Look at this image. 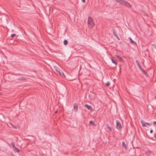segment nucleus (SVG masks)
<instances>
[{
  "instance_id": "7c9ffc66",
  "label": "nucleus",
  "mask_w": 156,
  "mask_h": 156,
  "mask_svg": "<svg viewBox=\"0 0 156 156\" xmlns=\"http://www.w3.org/2000/svg\"><path fill=\"white\" fill-rule=\"evenodd\" d=\"M82 1L83 3H84L85 2V0H82Z\"/></svg>"
},
{
  "instance_id": "c85d7f7f",
  "label": "nucleus",
  "mask_w": 156,
  "mask_h": 156,
  "mask_svg": "<svg viewBox=\"0 0 156 156\" xmlns=\"http://www.w3.org/2000/svg\"><path fill=\"white\" fill-rule=\"evenodd\" d=\"M153 130L152 129H151L150 131V133H153Z\"/></svg>"
},
{
  "instance_id": "6e6552de",
  "label": "nucleus",
  "mask_w": 156,
  "mask_h": 156,
  "mask_svg": "<svg viewBox=\"0 0 156 156\" xmlns=\"http://www.w3.org/2000/svg\"><path fill=\"white\" fill-rule=\"evenodd\" d=\"M57 73H59L61 76H65L62 70H60Z\"/></svg>"
},
{
  "instance_id": "4468645a",
  "label": "nucleus",
  "mask_w": 156,
  "mask_h": 156,
  "mask_svg": "<svg viewBox=\"0 0 156 156\" xmlns=\"http://www.w3.org/2000/svg\"><path fill=\"white\" fill-rule=\"evenodd\" d=\"M106 126L107 128L109 130V131H108L109 132H110L112 131V128L111 127H110L108 126V124H107Z\"/></svg>"
},
{
  "instance_id": "f257e3e1",
  "label": "nucleus",
  "mask_w": 156,
  "mask_h": 156,
  "mask_svg": "<svg viewBox=\"0 0 156 156\" xmlns=\"http://www.w3.org/2000/svg\"><path fill=\"white\" fill-rule=\"evenodd\" d=\"M88 24L89 27L90 28L92 27L94 25L93 19L90 16L88 17Z\"/></svg>"
},
{
  "instance_id": "cd10ccee",
  "label": "nucleus",
  "mask_w": 156,
  "mask_h": 156,
  "mask_svg": "<svg viewBox=\"0 0 156 156\" xmlns=\"http://www.w3.org/2000/svg\"><path fill=\"white\" fill-rule=\"evenodd\" d=\"M10 155L11 156H15L12 153H11Z\"/></svg>"
},
{
  "instance_id": "4be33fe9",
  "label": "nucleus",
  "mask_w": 156,
  "mask_h": 156,
  "mask_svg": "<svg viewBox=\"0 0 156 156\" xmlns=\"http://www.w3.org/2000/svg\"><path fill=\"white\" fill-rule=\"evenodd\" d=\"M140 70L142 72H145V70H144L142 67L139 68Z\"/></svg>"
},
{
  "instance_id": "0eeeda50",
  "label": "nucleus",
  "mask_w": 156,
  "mask_h": 156,
  "mask_svg": "<svg viewBox=\"0 0 156 156\" xmlns=\"http://www.w3.org/2000/svg\"><path fill=\"white\" fill-rule=\"evenodd\" d=\"M129 39L130 40V42L132 44L134 45H136V43L134 41H133L130 37H129Z\"/></svg>"
},
{
  "instance_id": "393cba45",
  "label": "nucleus",
  "mask_w": 156,
  "mask_h": 156,
  "mask_svg": "<svg viewBox=\"0 0 156 156\" xmlns=\"http://www.w3.org/2000/svg\"><path fill=\"white\" fill-rule=\"evenodd\" d=\"M137 65L138 67L139 68L141 67L140 63H138Z\"/></svg>"
},
{
  "instance_id": "f8f14e48",
  "label": "nucleus",
  "mask_w": 156,
  "mask_h": 156,
  "mask_svg": "<svg viewBox=\"0 0 156 156\" xmlns=\"http://www.w3.org/2000/svg\"><path fill=\"white\" fill-rule=\"evenodd\" d=\"M151 153L152 152L149 150H147L145 152V153L147 155H150Z\"/></svg>"
},
{
  "instance_id": "423d86ee",
  "label": "nucleus",
  "mask_w": 156,
  "mask_h": 156,
  "mask_svg": "<svg viewBox=\"0 0 156 156\" xmlns=\"http://www.w3.org/2000/svg\"><path fill=\"white\" fill-rule=\"evenodd\" d=\"M84 106L85 107L87 108L89 110H92V107L90 105H89L87 104H85L84 105Z\"/></svg>"
},
{
  "instance_id": "2eb2a0df",
  "label": "nucleus",
  "mask_w": 156,
  "mask_h": 156,
  "mask_svg": "<svg viewBox=\"0 0 156 156\" xmlns=\"http://www.w3.org/2000/svg\"><path fill=\"white\" fill-rule=\"evenodd\" d=\"M111 60H112V62L113 63H114V64H115V65L116 66L117 65V62H116V61H115V60H114L112 58H111Z\"/></svg>"
},
{
  "instance_id": "5701e85b",
  "label": "nucleus",
  "mask_w": 156,
  "mask_h": 156,
  "mask_svg": "<svg viewBox=\"0 0 156 156\" xmlns=\"http://www.w3.org/2000/svg\"><path fill=\"white\" fill-rule=\"evenodd\" d=\"M16 35L15 34H13L11 35V37H14L16 36Z\"/></svg>"
},
{
  "instance_id": "bb28decb",
  "label": "nucleus",
  "mask_w": 156,
  "mask_h": 156,
  "mask_svg": "<svg viewBox=\"0 0 156 156\" xmlns=\"http://www.w3.org/2000/svg\"><path fill=\"white\" fill-rule=\"evenodd\" d=\"M115 37H116L119 40V38L118 37L117 35V34H116L115 35H114Z\"/></svg>"
},
{
  "instance_id": "20e7f679",
  "label": "nucleus",
  "mask_w": 156,
  "mask_h": 156,
  "mask_svg": "<svg viewBox=\"0 0 156 156\" xmlns=\"http://www.w3.org/2000/svg\"><path fill=\"white\" fill-rule=\"evenodd\" d=\"M116 128L118 129H120L121 128V125L119 122V121L118 120H116Z\"/></svg>"
},
{
  "instance_id": "aec40b11",
  "label": "nucleus",
  "mask_w": 156,
  "mask_h": 156,
  "mask_svg": "<svg viewBox=\"0 0 156 156\" xmlns=\"http://www.w3.org/2000/svg\"><path fill=\"white\" fill-rule=\"evenodd\" d=\"M140 70L142 72H145V70H144L142 67L139 68Z\"/></svg>"
},
{
  "instance_id": "9d476101",
  "label": "nucleus",
  "mask_w": 156,
  "mask_h": 156,
  "mask_svg": "<svg viewBox=\"0 0 156 156\" xmlns=\"http://www.w3.org/2000/svg\"><path fill=\"white\" fill-rule=\"evenodd\" d=\"M122 147L126 149L127 148V146L126 145L125 142L124 141L122 142Z\"/></svg>"
},
{
  "instance_id": "b1692460",
  "label": "nucleus",
  "mask_w": 156,
  "mask_h": 156,
  "mask_svg": "<svg viewBox=\"0 0 156 156\" xmlns=\"http://www.w3.org/2000/svg\"><path fill=\"white\" fill-rule=\"evenodd\" d=\"M152 46H153L154 48L156 49V44H152Z\"/></svg>"
},
{
  "instance_id": "f3484780",
  "label": "nucleus",
  "mask_w": 156,
  "mask_h": 156,
  "mask_svg": "<svg viewBox=\"0 0 156 156\" xmlns=\"http://www.w3.org/2000/svg\"><path fill=\"white\" fill-rule=\"evenodd\" d=\"M89 123L92 125H94L95 123L93 121H90L89 122Z\"/></svg>"
},
{
  "instance_id": "6ab92c4d",
  "label": "nucleus",
  "mask_w": 156,
  "mask_h": 156,
  "mask_svg": "<svg viewBox=\"0 0 156 156\" xmlns=\"http://www.w3.org/2000/svg\"><path fill=\"white\" fill-rule=\"evenodd\" d=\"M105 84L108 87L109 86V85H110V82H107L106 83H105Z\"/></svg>"
},
{
  "instance_id": "dca6fc26",
  "label": "nucleus",
  "mask_w": 156,
  "mask_h": 156,
  "mask_svg": "<svg viewBox=\"0 0 156 156\" xmlns=\"http://www.w3.org/2000/svg\"><path fill=\"white\" fill-rule=\"evenodd\" d=\"M63 43L65 45H66L68 44V42L66 40H65L64 41Z\"/></svg>"
},
{
  "instance_id": "9b49d317",
  "label": "nucleus",
  "mask_w": 156,
  "mask_h": 156,
  "mask_svg": "<svg viewBox=\"0 0 156 156\" xmlns=\"http://www.w3.org/2000/svg\"><path fill=\"white\" fill-rule=\"evenodd\" d=\"M17 79L19 81L21 80V81H24L26 80V79L24 77H21L18 78Z\"/></svg>"
},
{
  "instance_id": "1a4fd4ad",
  "label": "nucleus",
  "mask_w": 156,
  "mask_h": 156,
  "mask_svg": "<svg viewBox=\"0 0 156 156\" xmlns=\"http://www.w3.org/2000/svg\"><path fill=\"white\" fill-rule=\"evenodd\" d=\"M116 56L119 59L120 61L122 62L123 59L119 55H116Z\"/></svg>"
},
{
  "instance_id": "c756f323",
  "label": "nucleus",
  "mask_w": 156,
  "mask_h": 156,
  "mask_svg": "<svg viewBox=\"0 0 156 156\" xmlns=\"http://www.w3.org/2000/svg\"><path fill=\"white\" fill-rule=\"evenodd\" d=\"M136 63H137V64L138 63H139L138 62V60H136Z\"/></svg>"
},
{
  "instance_id": "f03ea898",
  "label": "nucleus",
  "mask_w": 156,
  "mask_h": 156,
  "mask_svg": "<svg viewBox=\"0 0 156 156\" xmlns=\"http://www.w3.org/2000/svg\"><path fill=\"white\" fill-rule=\"evenodd\" d=\"M141 122L143 127H146L149 128L151 125V124L147 122H145L143 120H141Z\"/></svg>"
},
{
  "instance_id": "a211bd4d",
  "label": "nucleus",
  "mask_w": 156,
  "mask_h": 156,
  "mask_svg": "<svg viewBox=\"0 0 156 156\" xmlns=\"http://www.w3.org/2000/svg\"><path fill=\"white\" fill-rule=\"evenodd\" d=\"M143 73L147 76H148V74L145 71V72H143Z\"/></svg>"
},
{
  "instance_id": "39448f33",
  "label": "nucleus",
  "mask_w": 156,
  "mask_h": 156,
  "mask_svg": "<svg viewBox=\"0 0 156 156\" xmlns=\"http://www.w3.org/2000/svg\"><path fill=\"white\" fill-rule=\"evenodd\" d=\"M78 104L77 103H75L73 105V108L75 112H76L78 111Z\"/></svg>"
},
{
  "instance_id": "a878e982",
  "label": "nucleus",
  "mask_w": 156,
  "mask_h": 156,
  "mask_svg": "<svg viewBox=\"0 0 156 156\" xmlns=\"http://www.w3.org/2000/svg\"><path fill=\"white\" fill-rule=\"evenodd\" d=\"M113 34H114V35H115L116 34L115 33V30H113Z\"/></svg>"
},
{
  "instance_id": "2f4dec72",
  "label": "nucleus",
  "mask_w": 156,
  "mask_h": 156,
  "mask_svg": "<svg viewBox=\"0 0 156 156\" xmlns=\"http://www.w3.org/2000/svg\"><path fill=\"white\" fill-rule=\"evenodd\" d=\"M154 124H156V122L154 121Z\"/></svg>"
},
{
  "instance_id": "7ed1b4c3",
  "label": "nucleus",
  "mask_w": 156,
  "mask_h": 156,
  "mask_svg": "<svg viewBox=\"0 0 156 156\" xmlns=\"http://www.w3.org/2000/svg\"><path fill=\"white\" fill-rule=\"evenodd\" d=\"M11 145L12 146L13 148L14 151L16 152H19L20 151V150L19 149H18L16 147V146L14 144V143L13 142H12L11 143Z\"/></svg>"
},
{
  "instance_id": "ddd939ff",
  "label": "nucleus",
  "mask_w": 156,
  "mask_h": 156,
  "mask_svg": "<svg viewBox=\"0 0 156 156\" xmlns=\"http://www.w3.org/2000/svg\"><path fill=\"white\" fill-rule=\"evenodd\" d=\"M54 68L57 73H58L60 70L59 68L57 66H54Z\"/></svg>"
},
{
  "instance_id": "412c9836",
  "label": "nucleus",
  "mask_w": 156,
  "mask_h": 156,
  "mask_svg": "<svg viewBox=\"0 0 156 156\" xmlns=\"http://www.w3.org/2000/svg\"><path fill=\"white\" fill-rule=\"evenodd\" d=\"M140 70L142 72H145V70H144L142 67L139 68Z\"/></svg>"
},
{
  "instance_id": "473e14b6",
  "label": "nucleus",
  "mask_w": 156,
  "mask_h": 156,
  "mask_svg": "<svg viewBox=\"0 0 156 156\" xmlns=\"http://www.w3.org/2000/svg\"><path fill=\"white\" fill-rule=\"evenodd\" d=\"M89 97H90V95H89Z\"/></svg>"
}]
</instances>
